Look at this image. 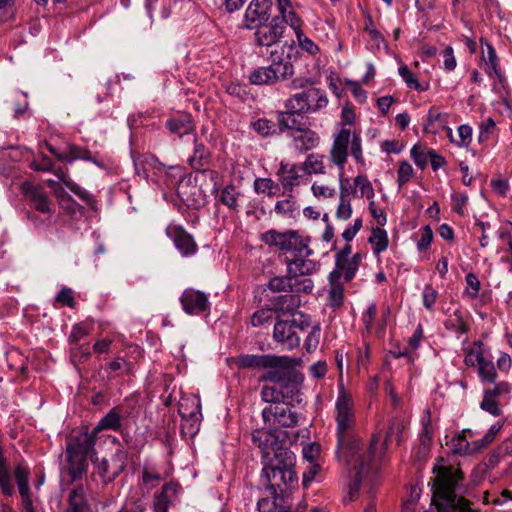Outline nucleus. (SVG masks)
I'll use <instances>...</instances> for the list:
<instances>
[{
	"mask_svg": "<svg viewBox=\"0 0 512 512\" xmlns=\"http://www.w3.org/2000/svg\"><path fill=\"white\" fill-rule=\"evenodd\" d=\"M352 397L343 390L335 403L336 409V458L344 464L352 478L349 495L353 499L362 486L369 487V496L374 497L377 486V464L372 461L379 444V436L373 435L369 445L364 446L360 437L355 433V413Z\"/></svg>",
	"mask_w": 512,
	"mask_h": 512,
	"instance_id": "obj_1",
	"label": "nucleus"
},
{
	"mask_svg": "<svg viewBox=\"0 0 512 512\" xmlns=\"http://www.w3.org/2000/svg\"><path fill=\"white\" fill-rule=\"evenodd\" d=\"M252 442L261 450L263 467L295 470L296 456L286 447L291 443L287 431L257 429L252 433Z\"/></svg>",
	"mask_w": 512,
	"mask_h": 512,
	"instance_id": "obj_2",
	"label": "nucleus"
},
{
	"mask_svg": "<svg viewBox=\"0 0 512 512\" xmlns=\"http://www.w3.org/2000/svg\"><path fill=\"white\" fill-rule=\"evenodd\" d=\"M96 454L94 440L84 431L74 436L66 446L65 455L67 464L63 473L69 476V484L82 480L88 471V458L94 461Z\"/></svg>",
	"mask_w": 512,
	"mask_h": 512,
	"instance_id": "obj_3",
	"label": "nucleus"
},
{
	"mask_svg": "<svg viewBox=\"0 0 512 512\" xmlns=\"http://www.w3.org/2000/svg\"><path fill=\"white\" fill-rule=\"evenodd\" d=\"M285 43L283 46H286ZM270 64L261 66L250 71L248 80L256 86H274L287 81L295 74L294 65L291 62V55H284V47L281 51L274 49L269 53Z\"/></svg>",
	"mask_w": 512,
	"mask_h": 512,
	"instance_id": "obj_4",
	"label": "nucleus"
},
{
	"mask_svg": "<svg viewBox=\"0 0 512 512\" xmlns=\"http://www.w3.org/2000/svg\"><path fill=\"white\" fill-rule=\"evenodd\" d=\"M311 325V317L299 312L292 320L278 319L274 324L273 339L285 350L298 348L301 342L299 332H305Z\"/></svg>",
	"mask_w": 512,
	"mask_h": 512,
	"instance_id": "obj_5",
	"label": "nucleus"
},
{
	"mask_svg": "<svg viewBox=\"0 0 512 512\" xmlns=\"http://www.w3.org/2000/svg\"><path fill=\"white\" fill-rule=\"evenodd\" d=\"M171 175L177 177V180L169 183L168 186L176 188L177 196L185 206L199 209L205 205L206 195L193 183L191 177H185L179 167H172Z\"/></svg>",
	"mask_w": 512,
	"mask_h": 512,
	"instance_id": "obj_6",
	"label": "nucleus"
},
{
	"mask_svg": "<svg viewBox=\"0 0 512 512\" xmlns=\"http://www.w3.org/2000/svg\"><path fill=\"white\" fill-rule=\"evenodd\" d=\"M327 104L326 93L319 88L310 87L291 95L285 100L284 106L302 114H313L326 107Z\"/></svg>",
	"mask_w": 512,
	"mask_h": 512,
	"instance_id": "obj_7",
	"label": "nucleus"
},
{
	"mask_svg": "<svg viewBox=\"0 0 512 512\" xmlns=\"http://www.w3.org/2000/svg\"><path fill=\"white\" fill-rule=\"evenodd\" d=\"M261 481L265 485L269 494H275V491H291L298 486V476L295 470H284L263 467Z\"/></svg>",
	"mask_w": 512,
	"mask_h": 512,
	"instance_id": "obj_8",
	"label": "nucleus"
},
{
	"mask_svg": "<svg viewBox=\"0 0 512 512\" xmlns=\"http://www.w3.org/2000/svg\"><path fill=\"white\" fill-rule=\"evenodd\" d=\"M291 405L277 404L265 407L262 410V418L265 424L269 426H279L283 428L296 427L300 424L303 416L292 410Z\"/></svg>",
	"mask_w": 512,
	"mask_h": 512,
	"instance_id": "obj_9",
	"label": "nucleus"
},
{
	"mask_svg": "<svg viewBox=\"0 0 512 512\" xmlns=\"http://www.w3.org/2000/svg\"><path fill=\"white\" fill-rule=\"evenodd\" d=\"M409 422L407 419L400 415L393 416L389 421L388 430L385 435V439L382 444H378L377 449L375 450V453L372 454V461L377 464V477L379 476V470L382 463V460L385 456V452L387 449V446L389 443L393 442L394 440L400 444L402 441V434L406 427L408 426Z\"/></svg>",
	"mask_w": 512,
	"mask_h": 512,
	"instance_id": "obj_10",
	"label": "nucleus"
},
{
	"mask_svg": "<svg viewBox=\"0 0 512 512\" xmlns=\"http://www.w3.org/2000/svg\"><path fill=\"white\" fill-rule=\"evenodd\" d=\"M280 361L274 366H268L263 375L260 376L261 382H271L277 386H283L290 380H297V371L293 367V359L288 356H277Z\"/></svg>",
	"mask_w": 512,
	"mask_h": 512,
	"instance_id": "obj_11",
	"label": "nucleus"
},
{
	"mask_svg": "<svg viewBox=\"0 0 512 512\" xmlns=\"http://www.w3.org/2000/svg\"><path fill=\"white\" fill-rule=\"evenodd\" d=\"M22 192L31 209L44 215L45 219L51 217L53 213L52 202L43 187L24 182Z\"/></svg>",
	"mask_w": 512,
	"mask_h": 512,
	"instance_id": "obj_12",
	"label": "nucleus"
},
{
	"mask_svg": "<svg viewBox=\"0 0 512 512\" xmlns=\"http://www.w3.org/2000/svg\"><path fill=\"white\" fill-rule=\"evenodd\" d=\"M255 44L262 47H271L280 42L283 37L285 26L280 17H273L270 21L264 22L254 28Z\"/></svg>",
	"mask_w": 512,
	"mask_h": 512,
	"instance_id": "obj_13",
	"label": "nucleus"
},
{
	"mask_svg": "<svg viewBox=\"0 0 512 512\" xmlns=\"http://www.w3.org/2000/svg\"><path fill=\"white\" fill-rule=\"evenodd\" d=\"M210 159L211 152L209 149L203 143H199L195 138L193 154L189 157L188 162L194 170L201 172L203 175L214 182L213 192H215L218 190L216 185L219 173L216 170L204 168L210 163Z\"/></svg>",
	"mask_w": 512,
	"mask_h": 512,
	"instance_id": "obj_14",
	"label": "nucleus"
},
{
	"mask_svg": "<svg viewBox=\"0 0 512 512\" xmlns=\"http://www.w3.org/2000/svg\"><path fill=\"white\" fill-rule=\"evenodd\" d=\"M180 303L188 315H200L210 311L208 295L200 290L187 288L180 296Z\"/></svg>",
	"mask_w": 512,
	"mask_h": 512,
	"instance_id": "obj_15",
	"label": "nucleus"
},
{
	"mask_svg": "<svg viewBox=\"0 0 512 512\" xmlns=\"http://www.w3.org/2000/svg\"><path fill=\"white\" fill-rule=\"evenodd\" d=\"M271 7L270 0H252L244 14V26L253 30L260 24L267 22L271 16Z\"/></svg>",
	"mask_w": 512,
	"mask_h": 512,
	"instance_id": "obj_16",
	"label": "nucleus"
},
{
	"mask_svg": "<svg viewBox=\"0 0 512 512\" xmlns=\"http://www.w3.org/2000/svg\"><path fill=\"white\" fill-rule=\"evenodd\" d=\"M288 138L292 148L299 153H306L316 148L320 143L319 134L307 126L292 131V135Z\"/></svg>",
	"mask_w": 512,
	"mask_h": 512,
	"instance_id": "obj_17",
	"label": "nucleus"
},
{
	"mask_svg": "<svg viewBox=\"0 0 512 512\" xmlns=\"http://www.w3.org/2000/svg\"><path fill=\"white\" fill-rule=\"evenodd\" d=\"M122 420H123V407L115 406L111 408L97 423V425L88 432V436H91L96 444L97 435L104 430H112L115 432H122Z\"/></svg>",
	"mask_w": 512,
	"mask_h": 512,
	"instance_id": "obj_18",
	"label": "nucleus"
},
{
	"mask_svg": "<svg viewBox=\"0 0 512 512\" xmlns=\"http://www.w3.org/2000/svg\"><path fill=\"white\" fill-rule=\"evenodd\" d=\"M167 235L173 240L175 247L179 250L182 256L189 257L194 255L198 246L194 238L181 226L168 227Z\"/></svg>",
	"mask_w": 512,
	"mask_h": 512,
	"instance_id": "obj_19",
	"label": "nucleus"
},
{
	"mask_svg": "<svg viewBox=\"0 0 512 512\" xmlns=\"http://www.w3.org/2000/svg\"><path fill=\"white\" fill-rule=\"evenodd\" d=\"M46 146L49 152L53 154L59 161L71 163L75 160L81 159L90 161L98 167H104L102 161L92 156L91 152L85 147L69 144L66 152L59 153L52 145L46 144Z\"/></svg>",
	"mask_w": 512,
	"mask_h": 512,
	"instance_id": "obj_20",
	"label": "nucleus"
},
{
	"mask_svg": "<svg viewBox=\"0 0 512 512\" xmlns=\"http://www.w3.org/2000/svg\"><path fill=\"white\" fill-rule=\"evenodd\" d=\"M192 409L188 407V403H181L179 406V414L182 418V430H187L190 435H194L199 431L201 414L200 400L191 401Z\"/></svg>",
	"mask_w": 512,
	"mask_h": 512,
	"instance_id": "obj_21",
	"label": "nucleus"
},
{
	"mask_svg": "<svg viewBox=\"0 0 512 512\" xmlns=\"http://www.w3.org/2000/svg\"><path fill=\"white\" fill-rule=\"evenodd\" d=\"M351 138V132L348 129L342 128L334 137L333 144L330 150L331 161L344 171V166L348 156V145Z\"/></svg>",
	"mask_w": 512,
	"mask_h": 512,
	"instance_id": "obj_22",
	"label": "nucleus"
},
{
	"mask_svg": "<svg viewBox=\"0 0 512 512\" xmlns=\"http://www.w3.org/2000/svg\"><path fill=\"white\" fill-rule=\"evenodd\" d=\"M297 237L298 232L295 230L279 232L275 229H270L261 235V240L265 244L275 246L282 251H292Z\"/></svg>",
	"mask_w": 512,
	"mask_h": 512,
	"instance_id": "obj_23",
	"label": "nucleus"
},
{
	"mask_svg": "<svg viewBox=\"0 0 512 512\" xmlns=\"http://www.w3.org/2000/svg\"><path fill=\"white\" fill-rule=\"evenodd\" d=\"M287 273L289 277L298 278L300 276H310L320 269L318 261L309 259V257H294L293 259H285Z\"/></svg>",
	"mask_w": 512,
	"mask_h": 512,
	"instance_id": "obj_24",
	"label": "nucleus"
},
{
	"mask_svg": "<svg viewBox=\"0 0 512 512\" xmlns=\"http://www.w3.org/2000/svg\"><path fill=\"white\" fill-rule=\"evenodd\" d=\"M259 512H292L290 510V502L288 493L281 490L275 491V494L260 499L257 503Z\"/></svg>",
	"mask_w": 512,
	"mask_h": 512,
	"instance_id": "obj_25",
	"label": "nucleus"
},
{
	"mask_svg": "<svg viewBox=\"0 0 512 512\" xmlns=\"http://www.w3.org/2000/svg\"><path fill=\"white\" fill-rule=\"evenodd\" d=\"M280 359L277 355L242 354L236 358V364L242 369L264 368L276 365Z\"/></svg>",
	"mask_w": 512,
	"mask_h": 512,
	"instance_id": "obj_26",
	"label": "nucleus"
},
{
	"mask_svg": "<svg viewBox=\"0 0 512 512\" xmlns=\"http://www.w3.org/2000/svg\"><path fill=\"white\" fill-rule=\"evenodd\" d=\"M285 109V111L277 113V125L279 133H286V136L289 137L292 135V131L303 128L305 125H301L297 118L299 115H303L302 113L292 108Z\"/></svg>",
	"mask_w": 512,
	"mask_h": 512,
	"instance_id": "obj_27",
	"label": "nucleus"
},
{
	"mask_svg": "<svg viewBox=\"0 0 512 512\" xmlns=\"http://www.w3.org/2000/svg\"><path fill=\"white\" fill-rule=\"evenodd\" d=\"M268 301L271 303L274 312L293 313L300 306L299 296L291 292L269 297Z\"/></svg>",
	"mask_w": 512,
	"mask_h": 512,
	"instance_id": "obj_28",
	"label": "nucleus"
},
{
	"mask_svg": "<svg viewBox=\"0 0 512 512\" xmlns=\"http://www.w3.org/2000/svg\"><path fill=\"white\" fill-rule=\"evenodd\" d=\"M303 378L297 373V380H290L281 386V398L283 404L291 406L301 405L303 403V394L300 392L299 383Z\"/></svg>",
	"mask_w": 512,
	"mask_h": 512,
	"instance_id": "obj_29",
	"label": "nucleus"
},
{
	"mask_svg": "<svg viewBox=\"0 0 512 512\" xmlns=\"http://www.w3.org/2000/svg\"><path fill=\"white\" fill-rule=\"evenodd\" d=\"M178 485L172 482L165 483L159 493L154 497V512H169L171 496L178 492Z\"/></svg>",
	"mask_w": 512,
	"mask_h": 512,
	"instance_id": "obj_30",
	"label": "nucleus"
},
{
	"mask_svg": "<svg viewBox=\"0 0 512 512\" xmlns=\"http://www.w3.org/2000/svg\"><path fill=\"white\" fill-rule=\"evenodd\" d=\"M358 269L355 267L349 258L335 259V268L330 272L329 278L333 281L340 280L342 277L345 282H350L356 275Z\"/></svg>",
	"mask_w": 512,
	"mask_h": 512,
	"instance_id": "obj_31",
	"label": "nucleus"
},
{
	"mask_svg": "<svg viewBox=\"0 0 512 512\" xmlns=\"http://www.w3.org/2000/svg\"><path fill=\"white\" fill-rule=\"evenodd\" d=\"M88 508L86 490L82 485H77L68 495V507L66 512H84Z\"/></svg>",
	"mask_w": 512,
	"mask_h": 512,
	"instance_id": "obj_32",
	"label": "nucleus"
},
{
	"mask_svg": "<svg viewBox=\"0 0 512 512\" xmlns=\"http://www.w3.org/2000/svg\"><path fill=\"white\" fill-rule=\"evenodd\" d=\"M166 127L172 134H176L180 138L192 133L194 130V124L190 115L171 118L166 122Z\"/></svg>",
	"mask_w": 512,
	"mask_h": 512,
	"instance_id": "obj_33",
	"label": "nucleus"
},
{
	"mask_svg": "<svg viewBox=\"0 0 512 512\" xmlns=\"http://www.w3.org/2000/svg\"><path fill=\"white\" fill-rule=\"evenodd\" d=\"M289 7L290 0H278V10L280 13L278 17L283 20V26L289 25L296 35L298 30H302V21L293 10H289Z\"/></svg>",
	"mask_w": 512,
	"mask_h": 512,
	"instance_id": "obj_34",
	"label": "nucleus"
},
{
	"mask_svg": "<svg viewBox=\"0 0 512 512\" xmlns=\"http://www.w3.org/2000/svg\"><path fill=\"white\" fill-rule=\"evenodd\" d=\"M467 435L472 437V432L469 429L462 430L450 441V447L453 454L458 455H471L473 454L472 443L467 440Z\"/></svg>",
	"mask_w": 512,
	"mask_h": 512,
	"instance_id": "obj_35",
	"label": "nucleus"
},
{
	"mask_svg": "<svg viewBox=\"0 0 512 512\" xmlns=\"http://www.w3.org/2000/svg\"><path fill=\"white\" fill-rule=\"evenodd\" d=\"M241 196L240 190L235 185L228 184L221 189L217 200L230 210L235 211L239 207L238 200Z\"/></svg>",
	"mask_w": 512,
	"mask_h": 512,
	"instance_id": "obj_36",
	"label": "nucleus"
},
{
	"mask_svg": "<svg viewBox=\"0 0 512 512\" xmlns=\"http://www.w3.org/2000/svg\"><path fill=\"white\" fill-rule=\"evenodd\" d=\"M480 43L487 48V57H484L485 61V72L489 75H495L496 77H501L499 59L497 57L496 51L494 47L484 38L480 39Z\"/></svg>",
	"mask_w": 512,
	"mask_h": 512,
	"instance_id": "obj_37",
	"label": "nucleus"
},
{
	"mask_svg": "<svg viewBox=\"0 0 512 512\" xmlns=\"http://www.w3.org/2000/svg\"><path fill=\"white\" fill-rule=\"evenodd\" d=\"M14 476L18 485L19 494L21 497L30 496L29 477L30 470L28 467L17 464L14 468Z\"/></svg>",
	"mask_w": 512,
	"mask_h": 512,
	"instance_id": "obj_38",
	"label": "nucleus"
},
{
	"mask_svg": "<svg viewBox=\"0 0 512 512\" xmlns=\"http://www.w3.org/2000/svg\"><path fill=\"white\" fill-rule=\"evenodd\" d=\"M368 242L372 245L374 254L379 255L387 249L389 244L386 230L380 227L372 228Z\"/></svg>",
	"mask_w": 512,
	"mask_h": 512,
	"instance_id": "obj_39",
	"label": "nucleus"
},
{
	"mask_svg": "<svg viewBox=\"0 0 512 512\" xmlns=\"http://www.w3.org/2000/svg\"><path fill=\"white\" fill-rule=\"evenodd\" d=\"M330 289L328 291L329 305L333 309L340 308L344 303V285L340 280L333 281L328 277Z\"/></svg>",
	"mask_w": 512,
	"mask_h": 512,
	"instance_id": "obj_40",
	"label": "nucleus"
},
{
	"mask_svg": "<svg viewBox=\"0 0 512 512\" xmlns=\"http://www.w3.org/2000/svg\"><path fill=\"white\" fill-rule=\"evenodd\" d=\"M291 198L292 196L289 194L288 199L277 201L274 211L283 217L295 218L299 214V206Z\"/></svg>",
	"mask_w": 512,
	"mask_h": 512,
	"instance_id": "obj_41",
	"label": "nucleus"
},
{
	"mask_svg": "<svg viewBox=\"0 0 512 512\" xmlns=\"http://www.w3.org/2000/svg\"><path fill=\"white\" fill-rule=\"evenodd\" d=\"M93 462L97 465L98 473L105 482L113 481L121 473V466H116L114 463L110 465L106 459H102L99 462L94 460Z\"/></svg>",
	"mask_w": 512,
	"mask_h": 512,
	"instance_id": "obj_42",
	"label": "nucleus"
},
{
	"mask_svg": "<svg viewBox=\"0 0 512 512\" xmlns=\"http://www.w3.org/2000/svg\"><path fill=\"white\" fill-rule=\"evenodd\" d=\"M445 328L452 330L457 334H466L469 331V326L464 320L461 310L454 311L453 315L444 323Z\"/></svg>",
	"mask_w": 512,
	"mask_h": 512,
	"instance_id": "obj_43",
	"label": "nucleus"
},
{
	"mask_svg": "<svg viewBox=\"0 0 512 512\" xmlns=\"http://www.w3.org/2000/svg\"><path fill=\"white\" fill-rule=\"evenodd\" d=\"M303 169L307 174H324V156L319 154H309L303 164Z\"/></svg>",
	"mask_w": 512,
	"mask_h": 512,
	"instance_id": "obj_44",
	"label": "nucleus"
},
{
	"mask_svg": "<svg viewBox=\"0 0 512 512\" xmlns=\"http://www.w3.org/2000/svg\"><path fill=\"white\" fill-rule=\"evenodd\" d=\"M93 330V323L83 321L75 324L69 335L68 341L70 344H77L79 341L87 337Z\"/></svg>",
	"mask_w": 512,
	"mask_h": 512,
	"instance_id": "obj_45",
	"label": "nucleus"
},
{
	"mask_svg": "<svg viewBox=\"0 0 512 512\" xmlns=\"http://www.w3.org/2000/svg\"><path fill=\"white\" fill-rule=\"evenodd\" d=\"M478 375L484 383H496L497 371L494 363L484 358L478 366Z\"/></svg>",
	"mask_w": 512,
	"mask_h": 512,
	"instance_id": "obj_46",
	"label": "nucleus"
},
{
	"mask_svg": "<svg viewBox=\"0 0 512 512\" xmlns=\"http://www.w3.org/2000/svg\"><path fill=\"white\" fill-rule=\"evenodd\" d=\"M445 129L451 142H454L457 146L466 147L470 144L472 140V128L469 125L463 124L458 127L459 140L453 139V132L451 128L445 127Z\"/></svg>",
	"mask_w": 512,
	"mask_h": 512,
	"instance_id": "obj_47",
	"label": "nucleus"
},
{
	"mask_svg": "<svg viewBox=\"0 0 512 512\" xmlns=\"http://www.w3.org/2000/svg\"><path fill=\"white\" fill-rule=\"evenodd\" d=\"M254 191L257 194L272 196L279 190V185L271 178H256L253 183Z\"/></svg>",
	"mask_w": 512,
	"mask_h": 512,
	"instance_id": "obj_48",
	"label": "nucleus"
},
{
	"mask_svg": "<svg viewBox=\"0 0 512 512\" xmlns=\"http://www.w3.org/2000/svg\"><path fill=\"white\" fill-rule=\"evenodd\" d=\"M300 168L297 165H292L287 173L280 177V182L285 191L292 192L293 188L298 185V180L301 177L299 173Z\"/></svg>",
	"mask_w": 512,
	"mask_h": 512,
	"instance_id": "obj_49",
	"label": "nucleus"
},
{
	"mask_svg": "<svg viewBox=\"0 0 512 512\" xmlns=\"http://www.w3.org/2000/svg\"><path fill=\"white\" fill-rule=\"evenodd\" d=\"M310 329L308 335L306 336L304 346L308 353L313 352L317 349L320 343L321 336V326L319 323L312 324L308 328Z\"/></svg>",
	"mask_w": 512,
	"mask_h": 512,
	"instance_id": "obj_50",
	"label": "nucleus"
},
{
	"mask_svg": "<svg viewBox=\"0 0 512 512\" xmlns=\"http://www.w3.org/2000/svg\"><path fill=\"white\" fill-rule=\"evenodd\" d=\"M288 273L285 276H275L269 279L267 288L274 293L291 292V284Z\"/></svg>",
	"mask_w": 512,
	"mask_h": 512,
	"instance_id": "obj_51",
	"label": "nucleus"
},
{
	"mask_svg": "<svg viewBox=\"0 0 512 512\" xmlns=\"http://www.w3.org/2000/svg\"><path fill=\"white\" fill-rule=\"evenodd\" d=\"M252 128L262 137H269L277 133V127L271 120L260 118L252 123Z\"/></svg>",
	"mask_w": 512,
	"mask_h": 512,
	"instance_id": "obj_52",
	"label": "nucleus"
},
{
	"mask_svg": "<svg viewBox=\"0 0 512 512\" xmlns=\"http://www.w3.org/2000/svg\"><path fill=\"white\" fill-rule=\"evenodd\" d=\"M281 387L277 385L263 386L261 390L262 400L271 405L282 404Z\"/></svg>",
	"mask_w": 512,
	"mask_h": 512,
	"instance_id": "obj_53",
	"label": "nucleus"
},
{
	"mask_svg": "<svg viewBox=\"0 0 512 512\" xmlns=\"http://www.w3.org/2000/svg\"><path fill=\"white\" fill-rule=\"evenodd\" d=\"M291 293L298 295L299 293L310 294L314 289V283L310 278H290Z\"/></svg>",
	"mask_w": 512,
	"mask_h": 512,
	"instance_id": "obj_54",
	"label": "nucleus"
},
{
	"mask_svg": "<svg viewBox=\"0 0 512 512\" xmlns=\"http://www.w3.org/2000/svg\"><path fill=\"white\" fill-rule=\"evenodd\" d=\"M422 430L420 433V442L423 446H429L432 442L433 431H432V423H431V415L430 411L426 410L425 415L422 418Z\"/></svg>",
	"mask_w": 512,
	"mask_h": 512,
	"instance_id": "obj_55",
	"label": "nucleus"
},
{
	"mask_svg": "<svg viewBox=\"0 0 512 512\" xmlns=\"http://www.w3.org/2000/svg\"><path fill=\"white\" fill-rule=\"evenodd\" d=\"M465 282V294L472 299L477 298L481 287L478 277L474 273L470 272L465 276Z\"/></svg>",
	"mask_w": 512,
	"mask_h": 512,
	"instance_id": "obj_56",
	"label": "nucleus"
},
{
	"mask_svg": "<svg viewBox=\"0 0 512 512\" xmlns=\"http://www.w3.org/2000/svg\"><path fill=\"white\" fill-rule=\"evenodd\" d=\"M438 298V291L430 284H426L422 291L423 306L430 312L434 311V305Z\"/></svg>",
	"mask_w": 512,
	"mask_h": 512,
	"instance_id": "obj_57",
	"label": "nucleus"
},
{
	"mask_svg": "<svg viewBox=\"0 0 512 512\" xmlns=\"http://www.w3.org/2000/svg\"><path fill=\"white\" fill-rule=\"evenodd\" d=\"M310 239L304 238L298 234L297 240L295 241V247L292 251L295 252V257H310L313 255V250L309 247Z\"/></svg>",
	"mask_w": 512,
	"mask_h": 512,
	"instance_id": "obj_58",
	"label": "nucleus"
},
{
	"mask_svg": "<svg viewBox=\"0 0 512 512\" xmlns=\"http://www.w3.org/2000/svg\"><path fill=\"white\" fill-rule=\"evenodd\" d=\"M272 308H262L255 311L251 317V324L254 327H260L269 322L273 317Z\"/></svg>",
	"mask_w": 512,
	"mask_h": 512,
	"instance_id": "obj_59",
	"label": "nucleus"
},
{
	"mask_svg": "<svg viewBox=\"0 0 512 512\" xmlns=\"http://www.w3.org/2000/svg\"><path fill=\"white\" fill-rule=\"evenodd\" d=\"M480 408L491 414L492 416H499L501 415V409L499 408L498 402L495 398L489 397L486 394H483V399L480 403Z\"/></svg>",
	"mask_w": 512,
	"mask_h": 512,
	"instance_id": "obj_60",
	"label": "nucleus"
},
{
	"mask_svg": "<svg viewBox=\"0 0 512 512\" xmlns=\"http://www.w3.org/2000/svg\"><path fill=\"white\" fill-rule=\"evenodd\" d=\"M296 38L299 46L309 54H316L319 51L318 46L302 30L297 31Z\"/></svg>",
	"mask_w": 512,
	"mask_h": 512,
	"instance_id": "obj_61",
	"label": "nucleus"
},
{
	"mask_svg": "<svg viewBox=\"0 0 512 512\" xmlns=\"http://www.w3.org/2000/svg\"><path fill=\"white\" fill-rule=\"evenodd\" d=\"M225 91L234 97L244 100L248 95L247 86L237 82H229L224 85Z\"/></svg>",
	"mask_w": 512,
	"mask_h": 512,
	"instance_id": "obj_62",
	"label": "nucleus"
},
{
	"mask_svg": "<svg viewBox=\"0 0 512 512\" xmlns=\"http://www.w3.org/2000/svg\"><path fill=\"white\" fill-rule=\"evenodd\" d=\"M413 175V167L408 161H402L400 162L399 169H398V186L401 188L403 185H405L410 178Z\"/></svg>",
	"mask_w": 512,
	"mask_h": 512,
	"instance_id": "obj_63",
	"label": "nucleus"
},
{
	"mask_svg": "<svg viewBox=\"0 0 512 512\" xmlns=\"http://www.w3.org/2000/svg\"><path fill=\"white\" fill-rule=\"evenodd\" d=\"M399 74L409 88L415 90L420 89V84L415 74L406 65L399 67Z\"/></svg>",
	"mask_w": 512,
	"mask_h": 512,
	"instance_id": "obj_64",
	"label": "nucleus"
}]
</instances>
